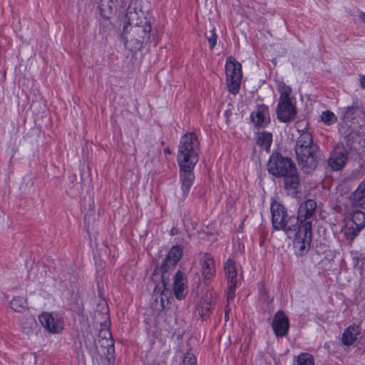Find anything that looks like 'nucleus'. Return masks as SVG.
<instances>
[{
    "label": "nucleus",
    "instance_id": "16",
    "mask_svg": "<svg viewBox=\"0 0 365 365\" xmlns=\"http://www.w3.org/2000/svg\"><path fill=\"white\" fill-rule=\"evenodd\" d=\"M251 118L256 126H265L269 123L268 108L264 105L259 106L252 113Z\"/></svg>",
    "mask_w": 365,
    "mask_h": 365
},
{
    "label": "nucleus",
    "instance_id": "34",
    "mask_svg": "<svg viewBox=\"0 0 365 365\" xmlns=\"http://www.w3.org/2000/svg\"><path fill=\"white\" fill-rule=\"evenodd\" d=\"M357 299L360 301L365 299V282L360 284Z\"/></svg>",
    "mask_w": 365,
    "mask_h": 365
},
{
    "label": "nucleus",
    "instance_id": "4",
    "mask_svg": "<svg viewBox=\"0 0 365 365\" xmlns=\"http://www.w3.org/2000/svg\"><path fill=\"white\" fill-rule=\"evenodd\" d=\"M278 91L280 97L277 109V118L282 122L287 123L293 120L296 115V108L290 98L292 88L284 83H279Z\"/></svg>",
    "mask_w": 365,
    "mask_h": 365
},
{
    "label": "nucleus",
    "instance_id": "20",
    "mask_svg": "<svg viewBox=\"0 0 365 365\" xmlns=\"http://www.w3.org/2000/svg\"><path fill=\"white\" fill-rule=\"evenodd\" d=\"M118 0H99L100 14L103 18L109 19L116 6Z\"/></svg>",
    "mask_w": 365,
    "mask_h": 365
},
{
    "label": "nucleus",
    "instance_id": "7",
    "mask_svg": "<svg viewBox=\"0 0 365 365\" xmlns=\"http://www.w3.org/2000/svg\"><path fill=\"white\" fill-rule=\"evenodd\" d=\"M169 280V274L165 273L161 276V282L155 286L154 290L155 301L153 303V307L158 311H163L169 303V297L171 294L167 287Z\"/></svg>",
    "mask_w": 365,
    "mask_h": 365
},
{
    "label": "nucleus",
    "instance_id": "22",
    "mask_svg": "<svg viewBox=\"0 0 365 365\" xmlns=\"http://www.w3.org/2000/svg\"><path fill=\"white\" fill-rule=\"evenodd\" d=\"M353 201L356 205L365 208V178L353 193Z\"/></svg>",
    "mask_w": 365,
    "mask_h": 365
},
{
    "label": "nucleus",
    "instance_id": "18",
    "mask_svg": "<svg viewBox=\"0 0 365 365\" xmlns=\"http://www.w3.org/2000/svg\"><path fill=\"white\" fill-rule=\"evenodd\" d=\"M284 188L287 190L295 191L299 185V178L297 175V168L294 172H289L288 175L283 176Z\"/></svg>",
    "mask_w": 365,
    "mask_h": 365
},
{
    "label": "nucleus",
    "instance_id": "28",
    "mask_svg": "<svg viewBox=\"0 0 365 365\" xmlns=\"http://www.w3.org/2000/svg\"><path fill=\"white\" fill-rule=\"evenodd\" d=\"M296 365H314L313 356L308 353H302L295 359Z\"/></svg>",
    "mask_w": 365,
    "mask_h": 365
},
{
    "label": "nucleus",
    "instance_id": "3",
    "mask_svg": "<svg viewBox=\"0 0 365 365\" xmlns=\"http://www.w3.org/2000/svg\"><path fill=\"white\" fill-rule=\"evenodd\" d=\"M127 21L123 31L125 46L131 51L140 50L150 39L151 26L146 18L139 19L135 11H129L125 15Z\"/></svg>",
    "mask_w": 365,
    "mask_h": 365
},
{
    "label": "nucleus",
    "instance_id": "8",
    "mask_svg": "<svg viewBox=\"0 0 365 365\" xmlns=\"http://www.w3.org/2000/svg\"><path fill=\"white\" fill-rule=\"evenodd\" d=\"M296 155L299 165L305 172H310L317 168L319 158V147L303 151L302 155Z\"/></svg>",
    "mask_w": 365,
    "mask_h": 365
},
{
    "label": "nucleus",
    "instance_id": "24",
    "mask_svg": "<svg viewBox=\"0 0 365 365\" xmlns=\"http://www.w3.org/2000/svg\"><path fill=\"white\" fill-rule=\"evenodd\" d=\"M363 113L362 109L359 106H351L343 111V119L345 121H351Z\"/></svg>",
    "mask_w": 365,
    "mask_h": 365
},
{
    "label": "nucleus",
    "instance_id": "5",
    "mask_svg": "<svg viewBox=\"0 0 365 365\" xmlns=\"http://www.w3.org/2000/svg\"><path fill=\"white\" fill-rule=\"evenodd\" d=\"M225 70L228 90L236 95L239 92L242 78L241 64L230 56L226 61Z\"/></svg>",
    "mask_w": 365,
    "mask_h": 365
},
{
    "label": "nucleus",
    "instance_id": "13",
    "mask_svg": "<svg viewBox=\"0 0 365 365\" xmlns=\"http://www.w3.org/2000/svg\"><path fill=\"white\" fill-rule=\"evenodd\" d=\"M173 291L179 300L184 299L188 292L187 280L181 271H178L173 277Z\"/></svg>",
    "mask_w": 365,
    "mask_h": 365
},
{
    "label": "nucleus",
    "instance_id": "29",
    "mask_svg": "<svg viewBox=\"0 0 365 365\" xmlns=\"http://www.w3.org/2000/svg\"><path fill=\"white\" fill-rule=\"evenodd\" d=\"M321 120L324 124L331 125L337 121V117L333 112L330 110H326L322 112L321 115Z\"/></svg>",
    "mask_w": 365,
    "mask_h": 365
},
{
    "label": "nucleus",
    "instance_id": "27",
    "mask_svg": "<svg viewBox=\"0 0 365 365\" xmlns=\"http://www.w3.org/2000/svg\"><path fill=\"white\" fill-rule=\"evenodd\" d=\"M96 349H98V346H100L102 349H106L108 354H110L114 350V342L112 337L98 339V341L96 342Z\"/></svg>",
    "mask_w": 365,
    "mask_h": 365
},
{
    "label": "nucleus",
    "instance_id": "17",
    "mask_svg": "<svg viewBox=\"0 0 365 365\" xmlns=\"http://www.w3.org/2000/svg\"><path fill=\"white\" fill-rule=\"evenodd\" d=\"M255 143L261 149L265 150L267 153L269 152V148L272 143V135L267 131L258 132L255 136Z\"/></svg>",
    "mask_w": 365,
    "mask_h": 365
},
{
    "label": "nucleus",
    "instance_id": "32",
    "mask_svg": "<svg viewBox=\"0 0 365 365\" xmlns=\"http://www.w3.org/2000/svg\"><path fill=\"white\" fill-rule=\"evenodd\" d=\"M236 283H228V289L227 292V300L229 303L235 297Z\"/></svg>",
    "mask_w": 365,
    "mask_h": 365
},
{
    "label": "nucleus",
    "instance_id": "23",
    "mask_svg": "<svg viewBox=\"0 0 365 365\" xmlns=\"http://www.w3.org/2000/svg\"><path fill=\"white\" fill-rule=\"evenodd\" d=\"M225 272L228 283H237V269L235 262L229 259L225 265Z\"/></svg>",
    "mask_w": 365,
    "mask_h": 365
},
{
    "label": "nucleus",
    "instance_id": "35",
    "mask_svg": "<svg viewBox=\"0 0 365 365\" xmlns=\"http://www.w3.org/2000/svg\"><path fill=\"white\" fill-rule=\"evenodd\" d=\"M108 337H112L110 331L108 329H101L98 335V339H106Z\"/></svg>",
    "mask_w": 365,
    "mask_h": 365
},
{
    "label": "nucleus",
    "instance_id": "31",
    "mask_svg": "<svg viewBox=\"0 0 365 365\" xmlns=\"http://www.w3.org/2000/svg\"><path fill=\"white\" fill-rule=\"evenodd\" d=\"M182 365H197V360L192 353H186L183 358Z\"/></svg>",
    "mask_w": 365,
    "mask_h": 365
},
{
    "label": "nucleus",
    "instance_id": "1",
    "mask_svg": "<svg viewBox=\"0 0 365 365\" xmlns=\"http://www.w3.org/2000/svg\"><path fill=\"white\" fill-rule=\"evenodd\" d=\"M317 202L308 200L298 209L297 217L288 216L281 204L274 202L271 205L272 221L274 229L283 230L289 237H295L294 247L303 253L308 250L312 237V222Z\"/></svg>",
    "mask_w": 365,
    "mask_h": 365
},
{
    "label": "nucleus",
    "instance_id": "25",
    "mask_svg": "<svg viewBox=\"0 0 365 365\" xmlns=\"http://www.w3.org/2000/svg\"><path fill=\"white\" fill-rule=\"evenodd\" d=\"M11 308L15 312H23L27 309V301L20 297H14L10 302Z\"/></svg>",
    "mask_w": 365,
    "mask_h": 365
},
{
    "label": "nucleus",
    "instance_id": "6",
    "mask_svg": "<svg viewBox=\"0 0 365 365\" xmlns=\"http://www.w3.org/2000/svg\"><path fill=\"white\" fill-rule=\"evenodd\" d=\"M296 166L288 158L279 154H272L267 164L269 173L276 177H283L289 172H294Z\"/></svg>",
    "mask_w": 365,
    "mask_h": 365
},
{
    "label": "nucleus",
    "instance_id": "15",
    "mask_svg": "<svg viewBox=\"0 0 365 365\" xmlns=\"http://www.w3.org/2000/svg\"><path fill=\"white\" fill-rule=\"evenodd\" d=\"M347 160V153L345 150L335 149L329 158L328 164L334 170H341Z\"/></svg>",
    "mask_w": 365,
    "mask_h": 365
},
{
    "label": "nucleus",
    "instance_id": "10",
    "mask_svg": "<svg viewBox=\"0 0 365 365\" xmlns=\"http://www.w3.org/2000/svg\"><path fill=\"white\" fill-rule=\"evenodd\" d=\"M182 254V248L180 246H173L169 250L165 259L160 267L161 276L165 273L169 274V271L173 270L177 262L180 259Z\"/></svg>",
    "mask_w": 365,
    "mask_h": 365
},
{
    "label": "nucleus",
    "instance_id": "38",
    "mask_svg": "<svg viewBox=\"0 0 365 365\" xmlns=\"http://www.w3.org/2000/svg\"><path fill=\"white\" fill-rule=\"evenodd\" d=\"M361 86L365 89V76H362L360 79Z\"/></svg>",
    "mask_w": 365,
    "mask_h": 365
},
{
    "label": "nucleus",
    "instance_id": "37",
    "mask_svg": "<svg viewBox=\"0 0 365 365\" xmlns=\"http://www.w3.org/2000/svg\"><path fill=\"white\" fill-rule=\"evenodd\" d=\"M359 17L361 20V21L365 24V13L360 12L359 14Z\"/></svg>",
    "mask_w": 365,
    "mask_h": 365
},
{
    "label": "nucleus",
    "instance_id": "33",
    "mask_svg": "<svg viewBox=\"0 0 365 365\" xmlns=\"http://www.w3.org/2000/svg\"><path fill=\"white\" fill-rule=\"evenodd\" d=\"M26 322L28 326H22L23 331L29 332V330L36 324L35 319L30 317L26 319Z\"/></svg>",
    "mask_w": 365,
    "mask_h": 365
},
{
    "label": "nucleus",
    "instance_id": "26",
    "mask_svg": "<svg viewBox=\"0 0 365 365\" xmlns=\"http://www.w3.org/2000/svg\"><path fill=\"white\" fill-rule=\"evenodd\" d=\"M351 220L356 225L357 232H359L365 226V213L361 211L354 212Z\"/></svg>",
    "mask_w": 365,
    "mask_h": 365
},
{
    "label": "nucleus",
    "instance_id": "14",
    "mask_svg": "<svg viewBox=\"0 0 365 365\" xmlns=\"http://www.w3.org/2000/svg\"><path fill=\"white\" fill-rule=\"evenodd\" d=\"M316 147L318 145L314 143L311 133L303 132L297 139L294 150L296 154L302 155L303 151H307Z\"/></svg>",
    "mask_w": 365,
    "mask_h": 365
},
{
    "label": "nucleus",
    "instance_id": "39",
    "mask_svg": "<svg viewBox=\"0 0 365 365\" xmlns=\"http://www.w3.org/2000/svg\"><path fill=\"white\" fill-rule=\"evenodd\" d=\"M165 151V152H167V153H170V150H169L168 149H166Z\"/></svg>",
    "mask_w": 365,
    "mask_h": 365
},
{
    "label": "nucleus",
    "instance_id": "9",
    "mask_svg": "<svg viewBox=\"0 0 365 365\" xmlns=\"http://www.w3.org/2000/svg\"><path fill=\"white\" fill-rule=\"evenodd\" d=\"M271 326L277 337H283L287 335L289 328V321L283 311L279 310L274 314Z\"/></svg>",
    "mask_w": 365,
    "mask_h": 365
},
{
    "label": "nucleus",
    "instance_id": "19",
    "mask_svg": "<svg viewBox=\"0 0 365 365\" xmlns=\"http://www.w3.org/2000/svg\"><path fill=\"white\" fill-rule=\"evenodd\" d=\"M360 334V328L358 325L349 326L344 332L341 340L346 345L352 344Z\"/></svg>",
    "mask_w": 365,
    "mask_h": 365
},
{
    "label": "nucleus",
    "instance_id": "2",
    "mask_svg": "<svg viewBox=\"0 0 365 365\" xmlns=\"http://www.w3.org/2000/svg\"><path fill=\"white\" fill-rule=\"evenodd\" d=\"M200 143L193 133L185 134L178 145V163L180 167V176L182 197H186L194 180L193 169L198 161Z\"/></svg>",
    "mask_w": 365,
    "mask_h": 365
},
{
    "label": "nucleus",
    "instance_id": "36",
    "mask_svg": "<svg viewBox=\"0 0 365 365\" xmlns=\"http://www.w3.org/2000/svg\"><path fill=\"white\" fill-rule=\"evenodd\" d=\"M340 132L344 137H348L351 134V133L349 130V128L345 125H341Z\"/></svg>",
    "mask_w": 365,
    "mask_h": 365
},
{
    "label": "nucleus",
    "instance_id": "21",
    "mask_svg": "<svg viewBox=\"0 0 365 365\" xmlns=\"http://www.w3.org/2000/svg\"><path fill=\"white\" fill-rule=\"evenodd\" d=\"M212 308V293L207 292L200 300L197 311L201 317L208 314Z\"/></svg>",
    "mask_w": 365,
    "mask_h": 365
},
{
    "label": "nucleus",
    "instance_id": "11",
    "mask_svg": "<svg viewBox=\"0 0 365 365\" xmlns=\"http://www.w3.org/2000/svg\"><path fill=\"white\" fill-rule=\"evenodd\" d=\"M199 263L204 279L206 281L211 279L216 272L213 257L209 253L200 252L199 254Z\"/></svg>",
    "mask_w": 365,
    "mask_h": 365
},
{
    "label": "nucleus",
    "instance_id": "30",
    "mask_svg": "<svg viewBox=\"0 0 365 365\" xmlns=\"http://www.w3.org/2000/svg\"><path fill=\"white\" fill-rule=\"evenodd\" d=\"M206 38L208 41L210 48L212 49L215 46L217 39V36L214 28L209 32L206 33Z\"/></svg>",
    "mask_w": 365,
    "mask_h": 365
},
{
    "label": "nucleus",
    "instance_id": "12",
    "mask_svg": "<svg viewBox=\"0 0 365 365\" xmlns=\"http://www.w3.org/2000/svg\"><path fill=\"white\" fill-rule=\"evenodd\" d=\"M39 320L42 326L52 334L59 333L63 328V321L50 313H43L39 316Z\"/></svg>",
    "mask_w": 365,
    "mask_h": 365
}]
</instances>
